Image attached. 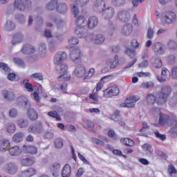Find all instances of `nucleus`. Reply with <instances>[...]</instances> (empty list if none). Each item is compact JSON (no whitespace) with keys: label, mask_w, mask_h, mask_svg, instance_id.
<instances>
[{"label":"nucleus","mask_w":177,"mask_h":177,"mask_svg":"<svg viewBox=\"0 0 177 177\" xmlns=\"http://www.w3.org/2000/svg\"><path fill=\"white\" fill-rule=\"evenodd\" d=\"M74 74L77 78H83L86 75V68L82 64L77 65L74 71Z\"/></svg>","instance_id":"4468645a"},{"label":"nucleus","mask_w":177,"mask_h":177,"mask_svg":"<svg viewBox=\"0 0 177 177\" xmlns=\"http://www.w3.org/2000/svg\"><path fill=\"white\" fill-rule=\"evenodd\" d=\"M37 175V170L35 168H29L27 170L23 171L19 174V177H31Z\"/></svg>","instance_id":"f3484780"},{"label":"nucleus","mask_w":177,"mask_h":177,"mask_svg":"<svg viewBox=\"0 0 177 177\" xmlns=\"http://www.w3.org/2000/svg\"><path fill=\"white\" fill-rule=\"evenodd\" d=\"M113 3L114 6H122V5H125L124 0H113Z\"/></svg>","instance_id":"0e129e2a"},{"label":"nucleus","mask_w":177,"mask_h":177,"mask_svg":"<svg viewBox=\"0 0 177 177\" xmlns=\"http://www.w3.org/2000/svg\"><path fill=\"white\" fill-rule=\"evenodd\" d=\"M168 77H171V72H169L167 68H163L161 72V77L158 76L157 80L159 82L162 84L164 82H167Z\"/></svg>","instance_id":"2eb2a0df"},{"label":"nucleus","mask_w":177,"mask_h":177,"mask_svg":"<svg viewBox=\"0 0 177 177\" xmlns=\"http://www.w3.org/2000/svg\"><path fill=\"white\" fill-rule=\"evenodd\" d=\"M24 138V133L21 131L15 133L12 136V141L15 143H20V142H23V139Z\"/></svg>","instance_id":"c85d7f7f"},{"label":"nucleus","mask_w":177,"mask_h":177,"mask_svg":"<svg viewBox=\"0 0 177 177\" xmlns=\"http://www.w3.org/2000/svg\"><path fill=\"white\" fill-rule=\"evenodd\" d=\"M6 129L9 133H15L16 132V126L14 124H9Z\"/></svg>","instance_id":"5fc2aeb1"},{"label":"nucleus","mask_w":177,"mask_h":177,"mask_svg":"<svg viewBox=\"0 0 177 177\" xmlns=\"http://www.w3.org/2000/svg\"><path fill=\"white\" fill-rule=\"evenodd\" d=\"M104 97L107 99L113 97V96H117L120 93V89L117 86H111L103 91Z\"/></svg>","instance_id":"9d476101"},{"label":"nucleus","mask_w":177,"mask_h":177,"mask_svg":"<svg viewBox=\"0 0 177 177\" xmlns=\"http://www.w3.org/2000/svg\"><path fill=\"white\" fill-rule=\"evenodd\" d=\"M66 59H67V53L64 51H59L55 54L53 62L57 66H59V64H62Z\"/></svg>","instance_id":"f8f14e48"},{"label":"nucleus","mask_w":177,"mask_h":177,"mask_svg":"<svg viewBox=\"0 0 177 177\" xmlns=\"http://www.w3.org/2000/svg\"><path fill=\"white\" fill-rule=\"evenodd\" d=\"M17 110L16 109H11L9 111V115L10 117H12V118H15V117L17 115Z\"/></svg>","instance_id":"774afa93"},{"label":"nucleus","mask_w":177,"mask_h":177,"mask_svg":"<svg viewBox=\"0 0 177 177\" xmlns=\"http://www.w3.org/2000/svg\"><path fill=\"white\" fill-rule=\"evenodd\" d=\"M30 77L31 80H37V81H44V75L41 73H36L32 74Z\"/></svg>","instance_id":"ea45409f"},{"label":"nucleus","mask_w":177,"mask_h":177,"mask_svg":"<svg viewBox=\"0 0 177 177\" xmlns=\"http://www.w3.org/2000/svg\"><path fill=\"white\" fill-rule=\"evenodd\" d=\"M91 140L93 143H95V145H97V146H104V142L99 138H91Z\"/></svg>","instance_id":"4d7b16f0"},{"label":"nucleus","mask_w":177,"mask_h":177,"mask_svg":"<svg viewBox=\"0 0 177 177\" xmlns=\"http://www.w3.org/2000/svg\"><path fill=\"white\" fill-rule=\"evenodd\" d=\"M143 61L139 64L138 67L146 68V67H148L149 66V61H147V59H149V55L147 54H145L142 56Z\"/></svg>","instance_id":"2f4dec72"},{"label":"nucleus","mask_w":177,"mask_h":177,"mask_svg":"<svg viewBox=\"0 0 177 177\" xmlns=\"http://www.w3.org/2000/svg\"><path fill=\"white\" fill-rule=\"evenodd\" d=\"M61 165L59 162H54L50 167V173L54 177L59 176V169H60Z\"/></svg>","instance_id":"6ab92c4d"},{"label":"nucleus","mask_w":177,"mask_h":177,"mask_svg":"<svg viewBox=\"0 0 177 177\" xmlns=\"http://www.w3.org/2000/svg\"><path fill=\"white\" fill-rule=\"evenodd\" d=\"M55 146L57 149H62L63 147V140L62 138L55 139Z\"/></svg>","instance_id":"864d4df0"},{"label":"nucleus","mask_w":177,"mask_h":177,"mask_svg":"<svg viewBox=\"0 0 177 177\" xmlns=\"http://www.w3.org/2000/svg\"><path fill=\"white\" fill-rule=\"evenodd\" d=\"M89 99L93 100L94 103H97L99 102V93L97 91L95 92V89L93 91V93L89 95Z\"/></svg>","instance_id":"58836bf2"},{"label":"nucleus","mask_w":177,"mask_h":177,"mask_svg":"<svg viewBox=\"0 0 177 177\" xmlns=\"http://www.w3.org/2000/svg\"><path fill=\"white\" fill-rule=\"evenodd\" d=\"M106 63L107 64H110V68H117V67H118V64H120L118 55H115L113 59H107Z\"/></svg>","instance_id":"b1692460"},{"label":"nucleus","mask_w":177,"mask_h":177,"mask_svg":"<svg viewBox=\"0 0 177 177\" xmlns=\"http://www.w3.org/2000/svg\"><path fill=\"white\" fill-rule=\"evenodd\" d=\"M22 149L24 151L28 153V154H37V153H38V149L34 146L24 145Z\"/></svg>","instance_id":"a878e982"},{"label":"nucleus","mask_w":177,"mask_h":177,"mask_svg":"<svg viewBox=\"0 0 177 177\" xmlns=\"http://www.w3.org/2000/svg\"><path fill=\"white\" fill-rule=\"evenodd\" d=\"M1 93L4 99H6V100H8V102H13V100L16 99V95L14 94V93L12 91H9L8 90H3L1 91Z\"/></svg>","instance_id":"a211bd4d"},{"label":"nucleus","mask_w":177,"mask_h":177,"mask_svg":"<svg viewBox=\"0 0 177 177\" xmlns=\"http://www.w3.org/2000/svg\"><path fill=\"white\" fill-rule=\"evenodd\" d=\"M71 59L73 62L81 61L82 57V53L78 48L72 47L71 53L70 54Z\"/></svg>","instance_id":"ddd939ff"},{"label":"nucleus","mask_w":177,"mask_h":177,"mask_svg":"<svg viewBox=\"0 0 177 177\" xmlns=\"http://www.w3.org/2000/svg\"><path fill=\"white\" fill-rule=\"evenodd\" d=\"M139 41H138V39H133L131 41V46L133 48V49H136L137 48H139Z\"/></svg>","instance_id":"e2e57ef3"},{"label":"nucleus","mask_w":177,"mask_h":177,"mask_svg":"<svg viewBox=\"0 0 177 177\" xmlns=\"http://www.w3.org/2000/svg\"><path fill=\"white\" fill-rule=\"evenodd\" d=\"M140 88H141L142 89H149L150 88H154V82H142L140 85Z\"/></svg>","instance_id":"e433bc0d"},{"label":"nucleus","mask_w":177,"mask_h":177,"mask_svg":"<svg viewBox=\"0 0 177 177\" xmlns=\"http://www.w3.org/2000/svg\"><path fill=\"white\" fill-rule=\"evenodd\" d=\"M120 142L122 143V145H124V146H129V147L135 146V142L133 140L129 138H121Z\"/></svg>","instance_id":"72a5a7b5"},{"label":"nucleus","mask_w":177,"mask_h":177,"mask_svg":"<svg viewBox=\"0 0 177 177\" xmlns=\"http://www.w3.org/2000/svg\"><path fill=\"white\" fill-rule=\"evenodd\" d=\"M142 149L144 151H147L148 153H152L151 146L149 144H144L142 145Z\"/></svg>","instance_id":"69168bd1"},{"label":"nucleus","mask_w":177,"mask_h":177,"mask_svg":"<svg viewBox=\"0 0 177 177\" xmlns=\"http://www.w3.org/2000/svg\"><path fill=\"white\" fill-rule=\"evenodd\" d=\"M10 156H20L21 154V149L18 146H14L8 149Z\"/></svg>","instance_id":"cd10ccee"},{"label":"nucleus","mask_w":177,"mask_h":177,"mask_svg":"<svg viewBox=\"0 0 177 177\" xmlns=\"http://www.w3.org/2000/svg\"><path fill=\"white\" fill-rule=\"evenodd\" d=\"M95 73H96V71L95 70L94 68H90L89 71H88L87 75H86L84 77V81H85V80H88V78H92V76L95 75Z\"/></svg>","instance_id":"a18cd8bd"},{"label":"nucleus","mask_w":177,"mask_h":177,"mask_svg":"<svg viewBox=\"0 0 177 177\" xmlns=\"http://www.w3.org/2000/svg\"><path fill=\"white\" fill-rule=\"evenodd\" d=\"M152 49L155 52L156 55H164L165 52V46L159 42L153 44Z\"/></svg>","instance_id":"dca6fc26"},{"label":"nucleus","mask_w":177,"mask_h":177,"mask_svg":"<svg viewBox=\"0 0 177 177\" xmlns=\"http://www.w3.org/2000/svg\"><path fill=\"white\" fill-rule=\"evenodd\" d=\"M62 177L71 176V167L70 166V165L66 164L64 165V168L62 169Z\"/></svg>","instance_id":"bb28decb"},{"label":"nucleus","mask_w":177,"mask_h":177,"mask_svg":"<svg viewBox=\"0 0 177 177\" xmlns=\"http://www.w3.org/2000/svg\"><path fill=\"white\" fill-rule=\"evenodd\" d=\"M7 172L10 175H15V174L17 172V167H16L13 163L8 164L7 167Z\"/></svg>","instance_id":"7c9ffc66"},{"label":"nucleus","mask_w":177,"mask_h":177,"mask_svg":"<svg viewBox=\"0 0 177 177\" xmlns=\"http://www.w3.org/2000/svg\"><path fill=\"white\" fill-rule=\"evenodd\" d=\"M123 34L124 35H129L132 32V25L127 24L123 27Z\"/></svg>","instance_id":"79ce46f5"},{"label":"nucleus","mask_w":177,"mask_h":177,"mask_svg":"<svg viewBox=\"0 0 177 177\" xmlns=\"http://www.w3.org/2000/svg\"><path fill=\"white\" fill-rule=\"evenodd\" d=\"M21 51L24 53H26V52H27L28 55H31V53H35V48H34L30 44H26L24 46V47L21 49Z\"/></svg>","instance_id":"c756f323"},{"label":"nucleus","mask_w":177,"mask_h":177,"mask_svg":"<svg viewBox=\"0 0 177 177\" xmlns=\"http://www.w3.org/2000/svg\"><path fill=\"white\" fill-rule=\"evenodd\" d=\"M104 79V77H102L100 81L97 84V86L95 87V92H100V91H102V88L104 86V82L103 81Z\"/></svg>","instance_id":"de8ad7c7"},{"label":"nucleus","mask_w":177,"mask_h":177,"mask_svg":"<svg viewBox=\"0 0 177 177\" xmlns=\"http://www.w3.org/2000/svg\"><path fill=\"white\" fill-rule=\"evenodd\" d=\"M162 20L165 23H167V24H172L173 23H176V14L172 11H165L162 14Z\"/></svg>","instance_id":"423d86ee"},{"label":"nucleus","mask_w":177,"mask_h":177,"mask_svg":"<svg viewBox=\"0 0 177 177\" xmlns=\"http://www.w3.org/2000/svg\"><path fill=\"white\" fill-rule=\"evenodd\" d=\"M108 136L109 138H110L111 139H113L114 140L117 139V134H115V131H114V130H109L108 131Z\"/></svg>","instance_id":"052dcab7"},{"label":"nucleus","mask_w":177,"mask_h":177,"mask_svg":"<svg viewBox=\"0 0 177 177\" xmlns=\"http://www.w3.org/2000/svg\"><path fill=\"white\" fill-rule=\"evenodd\" d=\"M10 147V142L8 139H4L0 141V150L1 151H6Z\"/></svg>","instance_id":"393cba45"},{"label":"nucleus","mask_w":177,"mask_h":177,"mask_svg":"<svg viewBox=\"0 0 177 177\" xmlns=\"http://www.w3.org/2000/svg\"><path fill=\"white\" fill-rule=\"evenodd\" d=\"M23 35L21 33H17L14 35L12 39V45H16V44H20L23 41Z\"/></svg>","instance_id":"473e14b6"},{"label":"nucleus","mask_w":177,"mask_h":177,"mask_svg":"<svg viewBox=\"0 0 177 177\" xmlns=\"http://www.w3.org/2000/svg\"><path fill=\"white\" fill-rule=\"evenodd\" d=\"M111 120L113 121H120L121 116L120 115V111H116L110 116Z\"/></svg>","instance_id":"09e8293b"},{"label":"nucleus","mask_w":177,"mask_h":177,"mask_svg":"<svg viewBox=\"0 0 177 177\" xmlns=\"http://www.w3.org/2000/svg\"><path fill=\"white\" fill-rule=\"evenodd\" d=\"M171 93H172V88L169 86H163L157 93H149L147 95V103L148 106H153L156 103L158 106H162L167 103Z\"/></svg>","instance_id":"f257e3e1"},{"label":"nucleus","mask_w":177,"mask_h":177,"mask_svg":"<svg viewBox=\"0 0 177 177\" xmlns=\"http://www.w3.org/2000/svg\"><path fill=\"white\" fill-rule=\"evenodd\" d=\"M27 117L30 121H36V120H38V113L32 108L28 109Z\"/></svg>","instance_id":"412c9836"},{"label":"nucleus","mask_w":177,"mask_h":177,"mask_svg":"<svg viewBox=\"0 0 177 177\" xmlns=\"http://www.w3.org/2000/svg\"><path fill=\"white\" fill-rule=\"evenodd\" d=\"M14 5L18 10L24 11L31 8L32 3L30 0H15Z\"/></svg>","instance_id":"1a4fd4ad"},{"label":"nucleus","mask_w":177,"mask_h":177,"mask_svg":"<svg viewBox=\"0 0 177 177\" xmlns=\"http://www.w3.org/2000/svg\"><path fill=\"white\" fill-rule=\"evenodd\" d=\"M76 27L77 28L75 30V33L77 34L78 38H85L86 37L85 33H84V27H86V19L84 16H79L75 20Z\"/></svg>","instance_id":"20e7f679"},{"label":"nucleus","mask_w":177,"mask_h":177,"mask_svg":"<svg viewBox=\"0 0 177 177\" xmlns=\"http://www.w3.org/2000/svg\"><path fill=\"white\" fill-rule=\"evenodd\" d=\"M22 84H24V87L26 88V91H28V92L34 91V87L32 86V84L28 82V80H23Z\"/></svg>","instance_id":"c9c22d12"},{"label":"nucleus","mask_w":177,"mask_h":177,"mask_svg":"<svg viewBox=\"0 0 177 177\" xmlns=\"http://www.w3.org/2000/svg\"><path fill=\"white\" fill-rule=\"evenodd\" d=\"M35 164V158L29 157L21 160V165L23 167H32Z\"/></svg>","instance_id":"4be33fe9"},{"label":"nucleus","mask_w":177,"mask_h":177,"mask_svg":"<svg viewBox=\"0 0 177 177\" xmlns=\"http://www.w3.org/2000/svg\"><path fill=\"white\" fill-rule=\"evenodd\" d=\"M99 20L97 19V17L93 16L88 19L87 26L88 28H95L96 26H97Z\"/></svg>","instance_id":"5701e85b"},{"label":"nucleus","mask_w":177,"mask_h":177,"mask_svg":"<svg viewBox=\"0 0 177 177\" xmlns=\"http://www.w3.org/2000/svg\"><path fill=\"white\" fill-rule=\"evenodd\" d=\"M136 75L139 77V78H146L147 77H150V73L149 72H138Z\"/></svg>","instance_id":"6e6d98bb"},{"label":"nucleus","mask_w":177,"mask_h":177,"mask_svg":"<svg viewBox=\"0 0 177 177\" xmlns=\"http://www.w3.org/2000/svg\"><path fill=\"white\" fill-rule=\"evenodd\" d=\"M140 100V97L136 95H130L126 98L125 102L120 104L121 107L132 108L135 107V103Z\"/></svg>","instance_id":"6e6552de"},{"label":"nucleus","mask_w":177,"mask_h":177,"mask_svg":"<svg viewBox=\"0 0 177 177\" xmlns=\"http://www.w3.org/2000/svg\"><path fill=\"white\" fill-rule=\"evenodd\" d=\"M61 68L59 73L61 75H59L57 78L59 82L64 81H71V75L68 74V66L66 64H62L60 66Z\"/></svg>","instance_id":"0eeeda50"},{"label":"nucleus","mask_w":177,"mask_h":177,"mask_svg":"<svg viewBox=\"0 0 177 177\" xmlns=\"http://www.w3.org/2000/svg\"><path fill=\"white\" fill-rule=\"evenodd\" d=\"M152 66L155 68H161L162 67V61L160 58H156L152 63Z\"/></svg>","instance_id":"a19ab883"},{"label":"nucleus","mask_w":177,"mask_h":177,"mask_svg":"<svg viewBox=\"0 0 177 177\" xmlns=\"http://www.w3.org/2000/svg\"><path fill=\"white\" fill-rule=\"evenodd\" d=\"M71 12L73 13V15H74L75 17H77V16H78V15H80V10H78V8H77V6L73 5L72 9H71Z\"/></svg>","instance_id":"338daca9"},{"label":"nucleus","mask_w":177,"mask_h":177,"mask_svg":"<svg viewBox=\"0 0 177 177\" xmlns=\"http://www.w3.org/2000/svg\"><path fill=\"white\" fill-rule=\"evenodd\" d=\"M8 80H9V81H19V75H16V73H10L8 75Z\"/></svg>","instance_id":"49530a36"},{"label":"nucleus","mask_w":177,"mask_h":177,"mask_svg":"<svg viewBox=\"0 0 177 177\" xmlns=\"http://www.w3.org/2000/svg\"><path fill=\"white\" fill-rule=\"evenodd\" d=\"M151 114H159L158 122L156 124V127H169V125H176L177 119L176 116L172 113L166 115L160 111L158 108H153L151 109Z\"/></svg>","instance_id":"f03ea898"},{"label":"nucleus","mask_w":177,"mask_h":177,"mask_svg":"<svg viewBox=\"0 0 177 177\" xmlns=\"http://www.w3.org/2000/svg\"><path fill=\"white\" fill-rule=\"evenodd\" d=\"M139 136H145V138H148V133L150 132V127L147 124V122L142 123V127L140 129Z\"/></svg>","instance_id":"aec40b11"},{"label":"nucleus","mask_w":177,"mask_h":177,"mask_svg":"<svg viewBox=\"0 0 177 177\" xmlns=\"http://www.w3.org/2000/svg\"><path fill=\"white\" fill-rule=\"evenodd\" d=\"M72 2H75V5H81V6H85V5L89 3V0H71Z\"/></svg>","instance_id":"3c124183"},{"label":"nucleus","mask_w":177,"mask_h":177,"mask_svg":"<svg viewBox=\"0 0 177 177\" xmlns=\"http://www.w3.org/2000/svg\"><path fill=\"white\" fill-rule=\"evenodd\" d=\"M17 124L19 128H27L29 125L28 120L23 118L18 120Z\"/></svg>","instance_id":"f704fd0d"},{"label":"nucleus","mask_w":177,"mask_h":177,"mask_svg":"<svg viewBox=\"0 0 177 177\" xmlns=\"http://www.w3.org/2000/svg\"><path fill=\"white\" fill-rule=\"evenodd\" d=\"M6 28L8 31H12V30H15L16 28V26H15V24L12 22L11 21H8L6 24Z\"/></svg>","instance_id":"8fccbe9b"},{"label":"nucleus","mask_w":177,"mask_h":177,"mask_svg":"<svg viewBox=\"0 0 177 177\" xmlns=\"http://www.w3.org/2000/svg\"><path fill=\"white\" fill-rule=\"evenodd\" d=\"M126 53L129 57L133 59L135 56H136V50H135V48H127Z\"/></svg>","instance_id":"37998d69"},{"label":"nucleus","mask_w":177,"mask_h":177,"mask_svg":"<svg viewBox=\"0 0 177 177\" xmlns=\"http://www.w3.org/2000/svg\"><path fill=\"white\" fill-rule=\"evenodd\" d=\"M119 19L124 21H128L129 18L128 17V12L126 11H122L118 15Z\"/></svg>","instance_id":"c03bdc74"},{"label":"nucleus","mask_w":177,"mask_h":177,"mask_svg":"<svg viewBox=\"0 0 177 177\" xmlns=\"http://www.w3.org/2000/svg\"><path fill=\"white\" fill-rule=\"evenodd\" d=\"M155 136L156 138H157L158 139H160V140H165V139H167V136H165V134H161L158 131H155Z\"/></svg>","instance_id":"bf43d9fd"},{"label":"nucleus","mask_w":177,"mask_h":177,"mask_svg":"<svg viewBox=\"0 0 177 177\" xmlns=\"http://www.w3.org/2000/svg\"><path fill=\"white\" fill-rule=\"evenodd\" d=\"M168 172H169L170 176H172V175H174V174H177V170L174 165H170L168 168Z\"/></svg>","instance_id":"13d9d810"},{"label":"nucleus","mask_w":177,"mask_h":177,"mask_svg":"<svg viewBox=\"0 0 177 177\" xmlns=\"http://www.w3.org/2000/svg\"><path fill=\"white\" fill-rule=\"evenodd\" d=\"M48 117H52V118H55L56 121H62V118L57 114L56 111H51L48 113Z\"/></svg>","instance_id":"4c0bfd02"},{"label":"nucleus","mask_w":177,"mask_h":177,"mask_svg":"<svg viewBox=\"0 0 177 177\" xmlns=\"http://www.w3.org/2000/svg\"><path fill=\"white\" fill-rule=\"evenodd\" d=\"M55 8H56L58 13H66V12H67V5L62 3L57 6V0L51 1L46 6L47 10H53Z\"/></svg>","instance_id":"39448f33"},{"label":"nucleus","mask_w":177,"mask_h":177,"mask_svg":"<svg viewBox=\"0 0 177 177\" xmlns=\"http://www.w3.org/2000/svg\"><path fill=\"white\" fill-rule=\"evenodd\" d=\"M14 63L18 64V66H20L21 67H24L26 66V64L20 58H15Z\"/></svg>","instance_id":"680f3d73"},{"label":"nucleus","mask_w":177,"mask_h":177,"mask_svg":"<svg viewBox=\"0 0 177 177\" xmlns=\"http://www.w3.org/2000/svg\"><path fill=\"white\" fill-rule=\"evenodd\" d=\"M28 132L29 133H42L44 132V124L41 122H37L28 127Z\"/></svg>","instance_id":"9b49d317"},{"label":"nucleus","mask_w":177,"mask_h":177,"mask_svg":"<svg viewBox=\"0 0 177 177\" xmlns=\"http://www.w3.org/2000/svg\"><path fill=\"white\" fill-rule=\"evenodd\" d=\"M104 42V37L102 35H96L95 37V44H103Z\"/></svg>","instance_id":"603ef678"},{"label":"nucleus","mask_w":177,"mask_h":177,"mask_svg":"<svg viewBox=\"0 0 177 177\" xmlns=\"http://www.w3.org/2000/svg\"><path fill=\"white\" fill-rule=\"evenodd\" d=\"M95 8H100L102 12H104L105 19L106 20H111L114 17L115 11L114 8L109 7L106 8V3L103 0H97L95 4Z\"/></svg>","instance_id":"7ed1b4c3"}]
</instances>
